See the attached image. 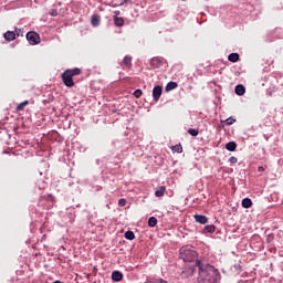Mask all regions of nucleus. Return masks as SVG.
Instances as JSON below:
<instances>
[{
	"instance_id": "aec40b11",
	"label": "nucleus",
	"mask_w": 283,
	"mask_h": 283,
	"mask_svg": "<svg viewBox=\"0 0 283 283\" xmlns=\"http://www.w3.org/2000/svg\"><path fill=\"white\" fill-rule=\"evenodd\" d=\"M216 232V226L210 224V226H206L203 229V233H214Z\"/></svg>"
},
{
	"instance_id": "9b49d317",
	"label": "nucleus",
	"mask_w": 283,
	"mask_h": 283,
	"mask_svg": "<svg viewBox=\"0 0 283 283\" xmlns=\"http://www.w3.org/2000/svg\"><path fill=\"white\" fill-rule=\"evenodd\" d=\"M4 39L6 41H14V39H17V33H14V31H7L4 33Z\"/></svg>"
},
{
	"instance_id": "0eeeda50",
	"label": "nucleus",
	"mask_w": 283,
	"mask_h": 283,
	"mask_svg": "<svg viewBox=\"0 0 283 283\" xmlns=\"http://www.w3.org/2000/svg\"><path fill=\"white\" fill-rule=\"evenodd\" d=\"M123 65H124V70H132V56L126 55L123 59Z\"/></svg>"
},
{
	"instance_id": "dca6fc26",
	"label": "nucleus",
	"mask_w": 283,
	"mask_h": 283,
	"mask_svg": "<svg viewBox=\"0 0 283 283\" xmlns=\"http://www.w3.org/2000/svg\"><path fill=\"white\" fill-rule=\"evenodd\" d=\"M165 191H167V189L165 186H161L158 190L155 191L156 198H163V196H165Z\"/></svg>"
},
{
	"instance_id": "f03ea898",
	"label": "nucleus",
	"mask_w": 283,
	"mask_h": 283,
	"mask_svg": "<svg viewBox=\"0 0 283 283\" xmlns=\"http://www.w3.org/2000/svg\"><path fill=\"white\" fill-rule=\"evenodd\" d=\"M179 258L184 260V262H193V260L198 258V253L196 252V250L191 249L189 245H186L180 248Z\"/></svg>"
},
{
	"instance_id": "2eb2a0df",
	"label": "nucleus",
	"mask_w": 283,
	"mask_h": 283,
	"mask_svg": "<svg viewBox=\"0 0 283 283\" xmlns=\"http://www.w3.org/2000/svg\"><path fill=\"white\" fill-rule=\"evenodd\" d=\"M114 23L117 28H123L125 25V20L123 18L115 17Z\"/></svg>"
},
{
	"instance_id": "f704fd0d",
	"label": "nucleus",
	"mask_w": 283,
	"mask_h": 283,
	"mask_svg": "<svg viewBox=\"0 0 283 283\" xmlns=\"http://www.w3.org/2000/svg\"><path fill=\"white\" fill-rule=\"evenodd\" d=\"M182 1H187V0H182Z\"/></svg>"
},
{
	"instance_id": "412c9836",
	"label": "nucleus",
	"mask_w": 283,
	"mask_h": 283,
	"mask_svg": "<svg viewBox=\"0 0 283 283\" xmlns=\"http://www.w3.org/2000/svg\"><path fill=\"white\" fill-rule=\"evenodd\" d=\"M124 235H125L126 240H135L136 239V234H134V231H132V230L126 231Z\"/></svg>"
},
{
	"instance_id": "c85d7f7f",
	"label": "nucleus",
	"mask_w": 283,
	"mask_h": 283,
	"mask_svg": "<svg viewBox=\"0 0 283 283\" xmlns=\"http://www.w3.org/2000/svg\"><path fill=\"white\" fill-rule=\"evenodd\" d=\"M49 14H50L51 17H59V11H56V9H51V10L49 11Z\"/></svg>"
},
{
	"instance_id": "f257e3e1",
	"label": "nucleus",
	"mask_w": 283,
	"mask_h": 283,
	"mask_svg": "<svg viewBox=\"0 0 283 283\" xmlns=\"http://www.w3.org/2000/svg\"><path fill=\"white\" fill-rule=\"evenodd\" d=\"M199 276L197 283H218L221 280L220 271L214 269L213 265L196 260Z\"/></svg>"
},
{
	"instance_id": "7c9ffc66",
	"label": "nucleus",
	"mask_w": 283,
	"mask_h": 283,
	"mask_svg": "<svg viewBox=\"0 0 283 283\" xmlns=\"http://www.w3.org/2000/svg\"><path fill=\"white\" fill-rule=\"evenodd\" d=\"M229 163H231V165H235V163H238V158L232 156L229 158Z\"/></svg>"
},
{
	"instance_id": "bb28decb",
	"label": "nucleus",
	"mask_w": 283,
	"mask_h": 283,
	"mask_svg": "<svg viewBox=\"0 0 283 283\" xmlns=\"http://www.w3.org/2000/svg\"><path fill=\"white\" fill-rule=\"evenodd\" d=\"M221 123H226L227 125H233V123H235V118L229 117L226 120H222Z\"/></svg>"
},
{
	"instance_id": "5701e85b",
	"label": "nucleus",
	"mask_w": 283,
	"mask_h": 283,
	"mask_svg": "<svg viewBox=\"0 0 283 283\" xmlns=\"http://www.w3.org/2000/svg\"><path fill=\"white\" fill-rule=\"evenodd\" d=\"M66 71L70 72V74H71L73 77L81 75V69H78V67H75V69H72V70H66Z\"/></svg>"
},
{
	"instance_id": "a211bd4d",
	"label": "nucleus",
	"mask_w": 283,
	"mask_h": 283,
	"mask_svg": "<svg viewBox=\"0 0 283 283\" xmlns=\"http://www.w3.org/2000/svg\"><path fill=\"white\" fill-rule=\"evenodd\" d=\"M28 105H30L29 101H24V102L20 103L17 106V112H23V109H25V107H28Z\"/></svg>"
},
{
	"instance_id": "9d476101",
	"label": "nucleus",
	"mask_w": 283,
	"mask_h": 283,
	"mask_svg": "<svg viewBox=\"0 0 283 283\" xmlns=\"http://www.w3.org/2000/svg\"><path fill=\"white\" fill-rule=\"evenodd\" d=\"M91 23L92 25H94V28L101 25V17L98 14H93L91 19Z\"/></svg>"
},
{
	"instance_id": "7ed1b4c3",
	"label": "nucleus",
	"mask_w": 283,
	"mask_h": 283,
	"mask_svg": "<svg viewBox=\"0 0 283 283\" xmlns=\"http://www.w3.org/2000/svg\"><path fill=\"white\" fill-rule=\"evenodd\" d=\"M27 40L29 41L30 45H39V43H41V36L34 31L27 33Z\"/></svg>"
},
{
	"instance_id": "6e6552de",
	"label": "nucleus",
	"mask_w": 283,
	"mask_h": 283,
	"mask_svg": "<svg viewBox=\"0 0 283 283\" xmlns=\"http://www.w3.org/2000/svg\"><path fill=\"white\" fill-rule=\"evenodd\" d=\"M195 220L196 222H199V224H207V222H209V219L207 218V216H202V214H195Z\"/></svg>"
},
{
	"instance_id": "f8f14e48",
	"label": "nucleus",
	"mask_w": 283,
	"mask_h": 283,
	"mask_svg": "<svg viewBox=\"0 0 283 283\" xmlns=\"http://www.w3.org/2000/svg\"><path fill=\"white\" fill-rule=\"evenodd\" d=\"M112 280H113L114 282H120V280H123V273L119 272V271H114V272L112 273Z\"/></svg>"
},
{
	"instance_id": "b1692460",
	"label": "nucleus",
	"mask_w": 283,
	"mask_h": 283,
	"mask_svg": "<svg viewBox=\"0 0 283 283\" xmlns=\"http://www.w3.org/2000/svg\"><path fill=\"white\" fill-rule=\"evenodd\" d=\"M193 273H196V268H193V266H190V268H188V269H186V271H184V274L185 275H193Z\"/></svg>"
},
{
	"instance_id": "4468645a",
	"label": "nucleus",
	"mask_w": 283,
	"mask_h": 283,
	"mask_svg": "<svg viewBox=\"0 0 283 283\" xmlns=\"http://www.w3.org/2000/svg\"><path fill=\"white\" fill-rule=\"evenodd\" d=\"M242 207L243 209H251V207H253V201L249 198H244L242 200Z\"/></svg>"
},
{
	"instance_id": "a878e982",
	"label": "nucleus",
	"mask_w": 283,
	"mask_h": 283,
	"mask_svg": "<svg viewBox=\"0 0 283 283\" xmlns=\"http://www.w3.org/2000/svg\"><path fill=\"white\" fill-rule=\"evenodd\" d=\"M188 134H190V136H198V134H200V133L196 128H189Z\"/></svg>"
},
{
	"instance_id": "6ab92c4d",
	"label": "nucleus",
	"mask_w": 283,
	"mask_h": 283,
	"mask_svg": "<svg viewBox=\"0 0 283 283\" xmlns=\"http://www.w3.org/2000/svg\"><path fill=\"white\" fill-rule=\"evenodd\" d=\"M176 87H178V83H176V82H169V83L166 85V92H171V90H176Z\"/></svg>"
},
{
	"instance_id": "cd10ccee",
	"label": "nucleus",
	"mask_w": 283,
	"mask_h": 283,
	"mask_svg": "<svg viewBox=\"0 0 283 283\" xmlns=\"http://www.w3.org/2000/svg\"><path fill=\"white\" fill-rule=\"evenodd\" d=\"M135 98H140L143 96V90L138 88L134 92Z\"/></svg>"
},
{
	"instance_id": "c756f323",
	"label": "nucleus",
	"mask_w": 283,
	"mask_h": 283,
	"mask_svg": "<svg viewBox=\"0 0 283 283\" xmlns=\"http://www.w3.org/2000/svg\"><path fill=\"white\" fill-rule=\"evenodd\" d=\"M118 205H119V207H125V205H127V200L126 199H119Z\"/></svg>"
},
{
	"instance_id": "393cba45",
	"label": "nucleus",
	"mask_w": 283,
	"mask_h": 283,
	"mask_svg": "<svg viewBox=\"0 0 283 283\" xmlns=\"http://www.w3.org/2000/svg\"><path fill=\"white\" fill-rule=\"evenodd\" d=\"M172 151L177 154H182V145L179 144V145L172 146Z\"/></svg>"
},
{
	"instance_id": "ddd939ff",
	"label": "nucleus",
	"mask_w": 283,
	"mask_h": 283,
	"mask_svg": "<svg viewBox=\"0 0 283 283\" xmlns=\"http://www.w3.org/2000/svg\"><path fill=\"white\" fill-rule=\"evenodd\" d=\"M228 60L230 61V63H238L240 61V54L231 53L229 54Z\"/></svg>"
},
{
	"instance_id": "39448f33",
	"label": "nucleus",
	"mask_w": 283,
	"mask_h": 283,
	"mask_svg": "<svg viewBox=\"0 0 283 283\" xmlns=\"http://www.w3.org/2000/svg\"><path fill=\"white\" fill-rule=\"evenodd\" d=\"M164 62H165V59L157 56L150 60V65L154 70H158V67H163Z\"/></svg>"
},
{
	"instance_id": "1a4fd4ad",
	"label": "nucleus",
	"mask_w": 283,
	"mask_h": 283,
	"mask_svg": "<svg viewBox=\"0 0 283 283\" xmlns=\"http://www.w3.org/2000/svg\"><path fill=\"white\" fill-rule=\"evenodd\" d=\"M235 94L238 96H244V93L247 92V88L242 84H238L234 90Z\"/></svg>"
},
{
	"instance_id": "20e7f679",
	"label": "nucleus",
	"mask_w": 283,
	"mask_h": 283,
	"mask_svg": "<svg viewBox=\"0 0 283 283\" xmlns=\"http://www.w3.org/2000/svg\"><path fill=\"white\" fill-rule=\"evenodd\" d=\"M62 81L66 87H74V77L70 74V71H64Z\"/></svg>"
},
{
	"instance_id": "2f4dec72",
	"label": "nucleus",
	"mask_w": 283,
	"mask_h": 283,
	"mask_svg": "<svg viewBox=\"0 0 283 283\" xmlns=\"http://www.w3.org/2000/svg\"><path fill=\"white\" fill-rule=\"evenodd\" d=\"M274 238L275 237L273 234H269L266 238V242H273Z\"/></svg>"
},
{
	"instance_id": "423d86ee",
	"label": "nucleus",
	"mask_w": 283,
	"mask_h": 283,
	"mask_svg": "<svg viewBox=\"0 0 283 283\" xmlns=\"http://www.w3.org/2000/svg\"><path fill=\"white\" fill-rule=\"evenodd\" d=\"M160 96H163V87L161 86H155L154 90H153L154 101H159Z\"/></svg>"
},
{
	"instance_id": "473e14b6",
	"label": "nucleus",
	"mask_w": 283,
	"mask_h": 283,
	"mask_svg": "<svg viewBox=\"0 0 283 283\" xmlns=\"http://www.w3.org/2000/svg\"><path fill=\"white\" fill-rule=\"evenodd\" d=\"M258 171H260V172L264 171V167L260 166V167L258 168Z\"/></svg>"
},
{
	"instance_id": "f3484780",
	"label": "nucleus",
	"mask_w": 283,
	"mask_h": 283,
	"mask_svg": "<svg viewBox=\"0 0 283 283\" xmlns=\"http://www.w3.org/2000/svg\"><path fill=\"white\" fill-rule=\"evenodd\" d=\"M237 147H238V144H235V142H229L226 145V149H228V151H235Z\"/></svg>"
},
{
	"instance_id": "72a5a7b5",
	"label": "nucleus",
	"mask_w": 283,
	"mask_h": 283,
	"mask_svg": "<svg viewBox=\"0 0 283 283\" xmlns=\"http://www.w3.org/2000/svg\"><path fill=\"white\" fill-rule=\"evenodd\" d=\"M115 14H120V11H115Z\"/></svg>"
},
{
	"instance_id": "4be33fe9",
	"label": "nucleus",
	"mask_w": 283,
	"mask_h": 283,
	"mask_svg": "<svg viewBox=\"0 0 283 283\" xmlns=\"http://www.w3.org/2000/svg\"><path fill=\"white\" fill-rule=\"evenodd\" d=\"M157 224H158V219H156V217H150V218L148 219V227L154 228V227H156Z\"/></svg>"
}]
</instances>
